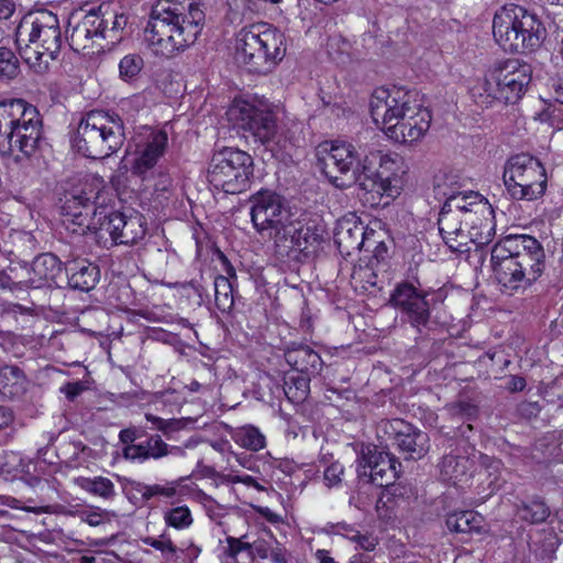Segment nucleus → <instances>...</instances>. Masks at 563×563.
Listing matches in <instances>:
<instances>
[{
	"label": "nucleus",
	"mask_w": 563,
	"mask_h": 563,
	"mask_svg": "<svg viewBox=\"0 0 563 563\" xmlns=\"http://www.w3.org/2000/svg\"><path fill=\"white\" fill-rule=\"evenodd\" d=\"M251 220L256 232L273 242L282 257L292 252H313L321 245L323 227L309 214L296 217L285 199L271 190H261L250 198Z\"/></svg>",
	"instance_id": "obj_2"
},
{
	"label": "nucleus",
	"mask_w": 563,
	"mask_h": 563,
	"mask_svg": "<svg viewBox=\"0 0 563 563\" xmlns=\"http://www.w3.org/2000/svg\"><path fill=\"white\" fill-rule=\"evenodd\" d=\"M322 170L338 188L357 184L371 205H379L384 197L395 198L400 192L399 173L402 161L396 154L372 151L361 161L355 146L346 141H325L317 148Z\"/></svg>",
	"instance_id": "obj_1"
},
{
	"label": "nucleus",
	"mask_w": 563,
	"mask_h": 563,
	"mask_svg": "<svg viewBox=\"0 0 563 563\" xmlns=\"http://www.w3.org/2000/svg\"><path fill=\"white\" fill-rule=\"evenodd\" d=\"M534 120L551 128L560 129L562 110L555 106H544L541 111L536 112Z\"/></svg>",
	"instance_id": "obj_44"
},
{
	"label": "nucleus",
	"mask_w": 563,
	"mask_h": 563,
	"mask_svg": "<svg viewBox=\"0 0 563 563\" xmlns=\"http://www.w3.org/2000/svg\"><path fill=\"white\" fill-rule=\"evenodd\" d=\"M174 452L183 453L184 451L177 446L169 448L159 435H153L145 442L126 445L122 453L126 460L144 461L148 459L158 460Z\"/></svg>",
	"instance_id": "obj_25"
},
{
	"label": "nucleus",
	"mask_w": 563,
	"mask_h": 563,
	"mask_svg": "<svg viewBox=\"0 0 563 563\" xmlns=\"http://www.w3.org/2000/svg\"><path fill=\"white\" fill-rule=\"evenodd\" d=\"M124 140L123 121L118 114L93 110L79 121L73 146L88 158L102 159L117 153Z\"/></svg>",
	"instance_id": "obj_11"
},
{
	"label": "nucleus",
	"mask_w": 563,
	"mask_h": 563,
	"mask_svg": "<svg viewBox=\"0 0 563 563\" xmlns=\"http://www.w3.org/2000/svg\"><path fill=\"white\" fill-rule=\"evenodd\" d=\"M27 380L16 366L0 368V393L9 398L19 397L26 390Z\"/></svg>",
	"instance_id": "obj_31"
},
{
	"label": "nucleus",
	"mask_w": 563,
	"mask_h": 563,
	"mask_svg": "<svg viewBox=\"0 0 563 563\" xmlns=\"http://www.w3.org/2000/svg\"><path fill=\"white\" fill-rule=\"evenodd\" d=\"M115 244L133 245L144 239L146 221L139 212H113L104 217L99 224Z\"/></svg>",
	"instance_id": "obj_20"
},
{
	"label": "nucleus",
	"mask_w": 563,
	"mask_h": 563,
	"mask_svg": "<svg viewBox=\"0 0 563 563\" xmlns=\"http://www.w3.org/2000/svg\"><path fill=\"white\" fill-rule=\"evenodd\" d=\"M481 466L489 478L488 486L495 490L501 487L500 475L503 472V462L498 459L481 455Z\"/></svg>",
	"instance_id": "obj_40"
},
{
	"label": "nucleus",
	"mask_w": 563,
	"mask_h": 563,
	"mask_svg": "<svg viewBox=\"0 0 563 563\" xmlns=\"http://www.w3.org/2000/svg\"><path fill=\"white\" fill-rule=\"evenodd\" d=\"M229 121L249 132L256 142L265 145L277 134L276 119L268 106L246 99H235L227 111Z\"/></svg>",
	"instance_id": "obj_14"
},
{
	"label": "nucleus",
	"mask_w": 563,
	"mask_h": 563,
	"mask_svg": "<svg viewBox=\"0 0 563 563\" xmlns=\"http://www.w3.org/2000/svg\"><path fill=\"white\" fill-rule=\"evenodd\" d=\"M351 539L355 541L360 545V548L366 552L373 551L377 544L374 539L366 536H362L358 532L351 537Z\"/></svg>",
	"instance_id": "obj_55"
},
{
	"label": "nucleus",
	"mask_w": 563,
	"mask_h": 563,
	"mask_svg": "<svg viewBox=\"0 0 563 563\" xmlns=\"http://www.w3.org/2000/svg\"><path fill=\"white\" fill-rule=\"evenodd\" d=\"M350 563H373V559L367 553H355L350 558Z\"/></svg>",
	"instance_id": "obj_62"
},
{
	"label": "nucleus",
	"mask_w": 563,
	"mask_h": 563,
	"mask_svg": "<svg viewBox=\"0 0 563 563\" xmlns=\"http://www.w3.org/2000/svg\"><path fill=\"white\" fill-rule=\"evenodd\" d=\"M119 438L122 443L131 445L132 442L136 439V430L123 429L120 431Z\"/></svg>",
	"instance_id": "obj_60"
},
{
	"label": "nucleus",
	"mask_w": 563,
	"mask_h": 563,
	"mask_svg": "<svg viewBox=\"0 0 563 563\" xmlns=\"http://www.w3.org/2000/svg\"><path fill=\"white\" fill-rule=\"evenodd\" d=\"M31 274L27 279L30 287L41 288L49 285L62 274V262L52 253L41 254L33 261Z\"/></svg>",
	"instance_id": "obj_24"
},
{
	"label": "nucleus",
	"mask_w": 563,
	"mask_h": 563,
	"mask_svg": "<svg viewBox=\"0 0 563 563\" xmlns=\"http://www.w3.org/2000/svg\"><path fill=\"white\" fill-rule=\"evenodd\" d=\"M551 88L555 100L563 104V73L551 78Z\"/></svg>",
	"instance_id": "obj_54"
},
{
	"label": "nucleus",
	"mask_w": 563,
	"mask_h": 563,
	"mask_svg": "<svg viewBox=\"0 0 563 563\" xmlns=\"http://www.w3.org/2000/svg\"><path fill=\"white\" fill-rule=\"evenodd\" d=\"M343 466L338 462L329 465L323 474L327 485L331 487L339 484L341 482V476L343 475Z\"/></svg>",
	"instance_id": "obj_48"
},
{
	"label": "nucleus",
	"mask_w": 563,
	"mask_h": 563,
	"mask_svg": "<svg viewBox=\"0 0 563 563\" xmlns=\"http://www.w3.org/2000/svg\"><path fill=\"white\" fill-rule=\"evenodd\" d=\"M286 362L301 375H316L322 367L320 355L310 346L291 344L285 351Z\"/></svg>",
	"instance_id": "obj_26"
},
{
	"label": "nucleus",
	"mask_w": 563,
	"mask_h": 563,
	"mask_svg": "<svg viewBox=\"0 0 563 563\" xmlns=\"http://www.w3.org/2000/svg\"><path fill=\"white\" fill-rule=\"evenodd\" d=\"M233 439L241 446L254 452L262 450L266 444L264 434L253 426H244L238 429Z\"/></svg>",
	"instance_id": "obj_36"
},
{
	"label": "nucleus",
	"mask_w": 563,
	"mask_h": 563,
	"mask_svg": "<svg viewBox=\"0 0 563 563\" xmlns=\"http://www.w3.org/2000/svg\"><path fill=\"white\" fill-rule=\"evenodd\" d=\"M490 262L501 290L512 295L541 276L544 252L531 235H508L494 245Z\"/></svg>",
	"instance_id": "obj_5"
},
{
	"label": "nucleus",
	"mask_w": 563,
	"mask_h": 563,
	"mask_svg": "<svg viewBox=\"0 0 563 563\" xmlns=\"http://www.w3.org/2000/svg\"><path fill=\"white\" fill-rule=\"evenodd\" d=\"M76 484L85 492L103 499H113L117 495L112 481L103 476L78 477Z\"/></svg>",
	"instance_id": "obj_33"
},
{
	"label": "nucleus",
	"mask_w": 563,
	"mask_h": 563,
	"mask_svg": "<svg viewBox=\"0 0 563 563\" xmlns=\"http://www.w3.org/2000/svg\"><path fill=\"white\" fill-rule=\"evenodd\" d=\"M526 387V379L521 376H510L507 388L510 391H521Z\"/></svg>",
	"instance_id": "obj_58"
},
{
	"label": "nucleus",
	"mask_w": 563,
	"mask_h": 563,
	"mask_svg": "<svg viewBox=\"0 0 563 563\" xmlns=\"http://www.w3.org/2000/svg\"><path fill=\"white\" fill-rule=\"evenodd\" d=\"M448 529L456 533L481 532L484 527V518L472 510L453 512L446 518Z\"/></svg>",
	"instance_id": "obj_32"
},
{
	"label": "nucleus",
	"mask_w": 563,
	"mask_h": 563,
	"mask_svg": "<svg viewBox=\"0 0 563 563\" xmlns=\"http://www.w3.org/2000/svg\"><path fill=\"white\" fill-rule=\"evenodd\" d=\"M472 461L465 456L445 455L439 464L441 481L463 486L471 478Z\"/></svg>",
	"instance_id": "obj_28"
},
{
	"label": "nucleus",
	"mask_w": 563,
	"mask_h": 563,
	"mask_svg": "<svg viewBox=\"0 0 563 563\" xmlns=\"http://www.w3.org/2000/svg\"><path fill=\"white\" fill-rule=\"evenodd\" d=\"M43 139L38 110L22 99L0 102V154L33 155Z\"/></svg>",
	"instance_id": "obj_7"
},
{
	"label": "nucleus",
	"mask_w": 563,
	"mask_h": 563,
	"mask_svg": "<svg viewBox=\"0 0 563 563\" xmlns=\"http://www.w3.org/2000/svg\"><path fill=\"white\" fill-rule=\"evenodd\" d=\"M98 192L91 186L78 194H73L62 206V224L73 234L84 235L87 231L99 230L100 218L103 213L96 206Z\"/></svg>",
	"instance_id": "obj_15"
},
{
	"label": "nucleus",
	"mask_w": 563,
	"mask_h": 563,
	"mask_svg": "<svg viewBox=\"0 0 563 563\" xmlns=\"http://www.w3.org/2000/svg\"><path fill=\"white\" fill-rule=\"evenodd\" d=\"M268 559H271L273 563H287L285 549L282 548L278 543H276L271 549L268 553Z\"/></svg>",
	"instance_id": "obj_56"
},
{
	"label": "nucleus",
	"mask_w": 563,
	"mask_h": 563,
	"mask_svg": "<svg viewBox=\"0 0 563 563\" xmlns=\"http://www.w3.org/2000/svg\"><path fill=\"white\" fill-rule=\"evenodd\" d=\"M440 233L445 244L457 253L478 250L495 235L494 209L486 198L475 191L450 196L439 214Z\"/></svg>",
	"instance_id": "obj_3"
},
{
	"label": "nucleus",
	"mask_w": 563,
	"mask_h": 563,
	"mask_svg": "<svg viewBox=\"0 0 563 563\" xmlns=\"http://www.w3.org/2000/svg\"><path fill=\"white\" fill-rule=\"evenodd\" d=\"M273 545H271L268 542L262 539H257L252 541V549H251V560H254L255 558L260 559H268V553Z\"/></svg>",
	"instance_id": "obj_51"
},
{
	"label": "nucleus",
	"mask_w": 563,
	"mask_h": 563,
	"mask_svg": "<svg viewBox=\"0 0 563 563\" xmlns=\"http://www.w3.org/2000/svg\"><path fill=\"white\" fill-rule=\"evenodd\" d=\"M431 119L430 111L418 100L383 132L395 142L411 144L426 135L430 129Z\"/></svg>",
	"instance_id": "obj_18"
},
{
	"label": "nucleus",
	"mask_w": 563,
	"mask_h": 563,
	"mask_svg": "<svg viewBox=\"0 0 563 563\" xmlns=\"http://www.w3.org/2000/svg\"><path fill=\"white\" fill-rule=\"evenodd\" d=\"M316 558L320 563H334L333 558L330 556V553L327 550H318L316 552Z\"/></svg>",
	"instance_id": "obj_64"
},
{
	"label": "nucleus",
	"mask_w": 563,
	"mask_h": 563,
	"mask_svg": "<svg viewBox=\"0 0 563 563\" xmlns=\"http://www.w3.org/2000/svg\"><path fill=\"white\" fill-rule=\"evenodd\" d=\"M166 525L178 529H187L192 525L191 511L187 506H178L167 510L164 515Z\"/></svg>",
	"instance_id": "obj_39"
},
{
	"label": "nucleus",
	"mask_w": 563,
	"mask_h": 563,
	"mask_svg": "<svg viewBox=\"0 0 563 563\" xmlns=\"http://www.w3.org/2000/svg\"><path fill=\"white\" fill-rule=\"evenodd\" d=\"M67 272L69 286L81 291L92 289L99 279V268L87 261L69 264Z\"/></svg>",
	"instance_id": "obj_30"
},
{
	"label": "nucleus",
	"mask_w": 563,
	"mask_h": 563,
	"mask_svg": "<svg viewBox=\"0 0 563 563\" xmlns=\"http://www.w3.org/2000/svg\"><path fill=\"white\" fill-rule=\"evenodd\" d=\"M87 389V386L84 382H73L67 383L60 388V391L65 394L68 400H74L78 397L84 390Z\"/></svg>",
	"instance_id": "obj_52"
},
{
	"label": "nucleus",
	"mask_w": 563,
	"mask_h": 563,
	"mask_svg": "<svg viewBox=\"0 0 563 563\" xmlns=\"http://www.w3.org/2000/svg\"><path fill=\"white\" fill-rule=\"evenodd\" d=\"M365 230L362 223L355 220L343 219L335 228V243L342 254L350 255L353 251H360L364 243Z\"/></svg>",
	"instance_id": "obj_27"
},
{
	"label": "nucleus",
	"mask_w": 563,
	"mask_h": 563,
	"mask_svg": "<svg viewBox=\"0 0 563 563\" xmlns=\"http://www.w3.org/2000/svg\"><path fill=\"white\" fill-rule=\"evenodd\" d=\"M233 483H243L246 486L256 488L257 490H264V487L260 485L251 475H236L232 479Z\"/></svg>",
	"instance_id": "obj_59"
},
{
	"label": "nucleus",
	"mask_w": 563,
	"mask_h": 563,
	"mask_svg": "<svg viewBox=\"0 0 563 563\" xmlns=\"http://www.w3.org/2000/svg\"><path fill=\"white\" fill-rule=\"evenodd\" d=\"M144 65L143 58L137 54H129L124 56L119 64L121 78L124 80L136 77Z\"/></svg>",
	"instance_id": "obj_43"
},
{
	"label": "nucleus",
	"mask_w": 563,
	"mask_h": 563,
	"mask_svg": "<svg viewBox=\"0 0 563 563\" xmlns=\"http://www.w3.org/2000/svg\"><path fill=\"white\" fill-rule=\"evenodd\" d=\"M27 271L26 267L8 266L0 271V288L12 292L23 291L30 287L27 279H21V272Z\"/></svg>",
	"instance_id": "obj_38"
},
{
	"label": "nucleus",
	"mask_w": 563,
	"mask_h": 563,
	"mask_svg": "<svg viewBox=\"0 0 563 563\" xmlns=\"http://www.w3.org/2000/svg\"><path fill=\"white\" fill-rule=\"evenodd\" d=\"M205 13L195 0H157L144 30L153 54L172 57L192 45L202 30Z\"/></svg>",
	"instance_id": "obj_4"
},
{
	"label": "nucleus",
	"mask_w": 563,
	"mask_h": 563,
	"mask_svg": "<svg viewBox=\"0 0 563 563\" xmlns=\"http://www.w3.org/2000/svg\"><path fill=\"white\" fill-rule=\"evenodd\" d=\"M377 276L369 267H355L352 273V279L357 283L365 282L369 286L376 285Z\"/></svg>",
	"instance_id": "obj_49"
},
{
	"label": "nucleus",
	"mask_w": 563,
	"mask_h": 563,
	"mask_svg": "<svg viewBox=\"0 0 563 563\" xmlns=\"http://www.w3.org/2000/svg\"><path fill=\"white\" fill-rule=\"evenodd\" d=\"M310 379L307 375H290L285 378L284 393L292 404H300L309 395Z\"/></svg>",
	"instance_id": "obj_34"
},
{
	"label": "nucleus",
	"mask_w": 563,
	"mask_h": 563,
	"mask_svg": "<svg viewBox=\"0 0 563 563\" xmlns=\"http://www.w3.org/2000/svg\"><path fill=\"white\" fill-rule=\"evenodd\" d=\"M380 429L394 439L398 449L410 459H421L429 451V435L402 419L382 421Z\"/></svg>",
	"instance_id": "obj_21"
},
{
	"label": "nucleus",
	"mask_w": 563,
	"mask_h": 563,
	"mask_svg": "<svg viewBox=\"0 0 563 563\" xmlns=\"http://www.w3.org/2000/svg\"><path fill=\"white\" fill-rule=\"evenodd\" d=\"M252 156L235 147H224L213 154L208 168V180L225 194H240L249 187L253 175Z\"/></svg>",
	"instance_id": "obj_12"
},
{
	"label": "nucleus",
	"mask_w": 563,
	"mask_h": 563,
	"mask_svg": "<svg viewBox=\"0 0 563 563\" xmlns=\"http://www.w3.org/2000/svg\"><path fill=\"white\" fill-rule=\"evenodd\" d=\"M544 32L537 14L519 4L508 3L495 12L493 35L505 52H533L541 45Z\"/></svg>",
	"instance_id": "obj_10"
},
{
	"label": "nucleus",
	"mask_w": 563,
	"mask_h": 563,
	"mask_svg": "<svg viewBox=\"0 0 563 563\" xmlns=\"http://www.w3.org/2000/svg\"><path fill=\"white\" fill-rule=\"evenodd\" d=\"M15 42L22 59L35 73H45L63 45L57 15L47 10L26 14L16 27Z\"/></svg>",
	"instance_id": "obj_6"
},
{
	"label": "nucleus",
	"mask_w": 563,
	"mask_h": 563,
	"mask_svg": "<svg viewBox=\"0 0 563 563\" xmlns=\"http://www.w3.org/2000/svg\"><path fill=\"white\" fill-rule=\"evenodd\" d=\"M19 73V62L14 53L0 46V78L12 79Z\"/></svg>",
	"instance_id": "obj_41"
},
{
	"label": "nucleus",
	"mask_w": 563,
	"mask_h": 563,
	"mask_svg": "<svg viewBox=\"0 0 563 563\" xmlns=\"http://www.w3.org/2000/svg\"><path fill=\"white\" fill-rule=\"evenodd\" d=\"M387 253V246L384 242L377 243L375 250H374V257L377 262L385 258V255Z\"/></svg>",
	"instance_id": "obj_63"
},
{
	"label": "nucleus",
	"mask_w": 563,
	"mask_h": 563,
	"mask_svg": "<svg viewBox=\"0 0 563 563\" xmlns=\"http://www.w3.org/2000/svg\"><path fill=\"white\" fill-rule=\"evenodd\" d=\"M35 249V239L31 232L5 229L0 232V252L7 255L22 256Z\"/></svg>",
	"instance_id": "obj_29"
},
{
	"label": "nucleus",
	"mask_w": 563,
	"mask_h": 563,
	"mask_svg": "<svg viewBox=\"0 0 563 563\" xmlns=\"http://www.w3.org/2000/svg\"><path fill=\"white\" fill-rule=\"evenodd\" d=\"M417 101L416 93L404 88L396 86L377 88L369 101L372 119L384 131Z\"/></svg>",
	"instance_id": "obj_17"
},
{
	"label": "nucleus",
	"mask_w": 563,
	"mask_h": 563,
	"mask_svg": "<svg viewBox=\"0 0 563 563\" xmlns=\"http://www.w3.org/2000/svg\"><path fill=\"white\" fill-rule=\"evenodd\" d=\"M104 19L99 11L74 12L68 21V41L70 47L76 51H85L92 47L95 38H106Z\"/></svg>",
	"instance_id": "obj_22"
},
{
	"label": "nucleus",
	"mask_w": 563,
	"mask_h": 563,
	"mask_svg": "<svg viewBox=\"0 0 563 563\" xmlns=\"http://www.w3.org/2000/svg\"><path fill=\"white\" fill-rule=\"evenodd\" d=\"M143 543L159 551L166 561L176 558L177 547L165 533L161 534L159 538L146 537L143 539Z\"/></svg>",
	"instance_id": "obj_42"
},
{
	"label": "nucleus",
	"mask_w": 563,
	"mask_h": 563,
	"mask_svg": "<svg viewBox=\"0 0 563 563\" xmlns=\"http://www.w3.org/2000/svg\"><path fill=\"white\" fill-rule=\"evenodd\" d=\"M137 492L142 495L143 499L148 500L154 496H164L167 498L176 495V488L173 486H163L159 484L154 485H142L137 488Z\"/></svg>",
	"instance_id": "obj_46"
},
{
	"label": "nucleus",
	"mask_w": 563,
	"mask_h": 563,
	"mask_svg": "<svg viewBox=\"0 0 563 563\" xmlns=\"http://www.w3.org/2000/svg\"><path fill=\"white\" fill-rule=\"evenodd\" d=\"M214 302L221 312H229L234 303L233 287L230 279L219 275L214 278Z\"/></svg>",
	"instance_id": "obj_37"
},
{
	"label": "nucleus",
	"mask_w": 563,
	"mask_h": 563,
	"mask_svg": "<svg viewBox=\"0 0 563 563\" xmlns=\"http://www.w3.org/2000/svg\"><path fill=\"white\" fill-rule=\"evenodd\" d=\"M247 536L244 534L240 538L234 537H228L227 543L228 547L225 549V554L232 559H235L239 553L241 552H247L249 556L251 558V549H252V542L246 541Z\"/></svg>",
	"instance_id": "obj_45"
},
{
	"label": "nucleus",
	"mask_w": 563,
	"mask_h": 563,
	"mask_svg": "<svg viewBox=\"0 0 563 563\" xmlns=\"http://www.w3.org/2000/svg\"><path fill=\"white\" fill-rule=\"evenodd\" d=\"M168 135L164 130L140 128L130 143L131 172L144 177L165 154Z\"/></svg>",
	"instance_id": "obj_16"
},
{
	"label": "nucleus",
	"mask_w": 563,
	"mask_h": 563,
	"mask_svg": "<svg viewBox=\"0 0 563 563\" xmlns=\"http://www.w3.org/2000/svg\"><path fill=\"white\" fill-rule=\"evenodd\" d=\"M232 13L231 20L235 21L251 10L250 0H227Z\"/></svg>",
	"instance_id": "obj_50"
},
{
	"label": "nucleus",
	"mask_w": 563,
	"mask_h": 563,
	"mask_svg": "<svg viewBox=\"0 0 563 563\" xmlns=\"http://www.w3.org/2000/svg\"><path fill=\"white\" fill-rule=\"evenodd\" d=\"M357 464L358 475L368 477L378 487L391 485L398 477L397 466H400L396 457L372 445L363 448Z\"/></svg>",
	"instance_id": "obj_19"
},
{
	"label": "nucleus",
	"mask_w": 563,
	"mask_h": 563,
	"mask_svg": "<svg viewBox=\"0 0 563 563\" xmlns=\"http://www.w3.org/2000/svg\"><path fill=\"white\" fill-rule=\"evenodd\" d=\"M14 9L12 0H0V19L8 20L13 14Z\"/></svg>",
	"instance_id": "obj_57"
},
{
	"label": "nucleus",
	"mask_w": 563,
	"mask_h": 563,
	"mask_svg": "<svg viewBox=\"0 0 563 563\" xmlns=\"http://www.w3.org/2000/svg\"><path fill=\"white\" fill-rule=\"evenodd\" d=\"M128 19L124 14H115L113 16L111 27H108V22L104 20L103 27L106 29V38L118 41V32L123 30L126 25Z\"/></svg>",
	"instance_id": "obj_47"
},
{
	"label": "nucleus",
	"mask_w": 563,
	"mask_h": 563,
	"mask_svg": "<svg viewBox=\"0 0 563 563\" xmlns=\"http://www.w3.org/2000/svg\"><path fill=\"white\" fill-rule=\"evenodd\" d=\"M234 48L240 65L253 73H266L284 58L285 35L267 23H254L236 33Z\"/></svg>",
	"instance_id": "obj_9"
},
{
	"label": "nucleus",
	"mask_w": 563,
	"mask_h": 563,
	"mask_svg": "<svg viewBox=\"0 0 563 563\" xmlns=\"http://www.w3.org/2000/svg\"><path fill=\"white\" fill-rule=\"evenodd\" d=\"M529 64L517 58L498 60L487 68L484 78L471 88L474 101L484 108L496 103H516L531 81Z\"/></svg>",
	"instance_id": "obj_8"
},
{
	"label": "nucleus",
	"mask_w": 563,
	"mask_h": 563,
	"mask_svg": "<svg viewBox=\"0 0 563 563\" xmlns=\"http://www.w3.org/2000/svg\"><path fill=\"white\" fill-rule=\"evenodd\" d=\"M504 181L508 194L517 200H536L547 188V174L539 159L521 154L508 162Z\"/></svg>",
	"instance_id": "obj_13"
},
{
	"label": "nucleus",
	"mask_w": 563,
	"mask_h": 563,
	"mask_svg": "<svg viewBox=\"0 0 563 563\" xmlns=\"http://www.w3.org/2000/svg\"><path fill=\"white\" fill-rule=\"evenodd\" d=\"M104 514V510L81 511L79 517L81 521L86 522L90 527H98L102 523Z\"/></svg>",
	"instance_id": "obj_53"
},
{
	"label": "nucleus",
	"mask_w": 563,
	"mask_h": 563,
	"mask_svg": "<svg viewBox=\"0 0 563 563\" xmlns=\"http://www.w3.org/2000/svg\"><path fill=\"white\" fill-rule=\"evenodd\" d=\"M393 305L406 313L409 322L419 328L426 325L430 319V307L426 294L419 291L411 284L398 285L391 295Z\"/></svg>",
	"instance_id": "obj_23"
},
{
	"label": "nucleus",
	"mask_w": 563,
	"mask_h": 563,
	"mask_svg": "<svg viewBox=\"0 0 563 563\" xmlns=\"http://www.w3.org/2000/svg\"><path fill=\"white\" fill-rule=\"evenodd\" d=\"M172 186V179L168 175H161L158 180L155 183L156 191H167Z\"/></svg>",
	"instance_id": "obj_61"
},
{
	"label": "nucleus",
	"mask_w": 563,
	"mask_h": 563,
	"mask_svg": "<svg viewBox=\"0 0 563 563\" xmlns=\"http://www.w3.org/2000/svg\"><path fill=\"white\" fill-rule=\"evenodd\" d=\"M518 517L530 523L538 525L544 522L550 516V509L544 501L540 499H533L529 503H522L517 508Z\"/></svg>",
	"instance_id": "obj_35"
}]
</instances>
